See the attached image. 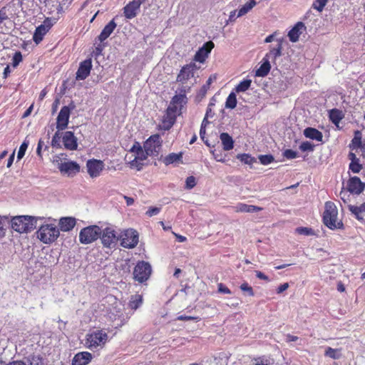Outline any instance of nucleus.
<instances>
[{"label": "nucleus", "instance_id": "nucleus-24", "mask_svg": "<svg viewBox=\"0 0 365 365\" xmlns=\"http://www.w3.org/2000/svg\"><path fill=\"white\" fill-rule=\"evenodd\" d=\"M303 134L307 138L315 140L318 142H322L323 139L322 133L314 128H306L303 131Z\"/></svg>", "mask_w": 365, "mask_h": 365}, {"label": "nucleus", "instance_id": "nucleus-28", "mask_svg": "<svg viewBox=\"0 0 365 365\" xmlns=\"http://www.w3.org/2000/svg\"><path fill=\"white\" fill-rule=\"evenodd\" d=\"M220 139L224 150L229 151L234 148V140L227 133H222L220 135Z\"/></svg>", "mask_w": 365, "mask_h": 365}, {"label": "nucleus", "instance_id": "nucleus-26", "mask_svg": "<svg viewBox=\"0 0 365 365\" xmlns=\"http://www.w3.org/2000/svg\"><path fill=\"white\" fill-rule=\"evenodd\" d=\"M304 24L302 22H297L294 27L288 32V37L292 42H297L302 30L304 29Z\"/></svg>", "mask_w": 365, "mask_h": 365}, {"label": "nucleus", "instance_id": "nucleus-52", "mask_svg": "<svg viewBox=\"0 0 365 365\" xmlns=\"http://www.w3.org/2000/svg\"><path fill=\"white\" fill-rule=\"evenodd\" d=\"M22 61V55L20 51H17L14 53L12 58V66L16 67L19 66L20 62Z\"/></svg>", "mask_w": 365, "mask_h": 365}, {"label": "nucleus", "instance_id": "nucleus-62", "mask_svg": "<svg viewBox=\"0 0 365 365\" xmlns=\"http://www.w3.org/2000/svg\"><path fill=\"white\" fill-rule=\"evenodd\" d=\"M8 16L4 11V8L0 10V24L3 23L4 20L8 19Z\"/></svg>", "mask_w": 365, "mask_h": 365}, {"label": "nucleus", "instance_id": "nucleus-56", "mask_svg": "<svg viewBox=\"0 0 365 365\" xmlns=\"http://www.w3.org/2000/svg\"><path fill=\"white\" fill-rule=\"evenodd\" d=\"M161 208L158 207H150L146 212V215L153 217L157 215L160 212Z\"/></svg>", "mask_w": 365, "mask_h": 365}, {"label": "nucleus", "instance_id": "nucleus-20", "mask_svg": "<svg viewBox=\"0 0 365 365\" xmlns=\"http://www.w3.org/2000/svg\"><path fill=\"white\" fill-rule=\"evenodd\" d=\"M65 148L69 150H76L78 148L77 138L71 131H66L62 137Z\"/></svg>", "mask_w": 365, "mask_h": 365}, {"label": "nucleus", "instance_id": "nucleus-61", "mask_svg": "<svg viewBox=\"0 0 365 365\" xmlns=\"http://www.w3.org/2000/svg\"><path fill=\"white\" fill-rule=\"evenodd\" d=\"M289 287V284L288 283H284V284H280L277 289V294H281L284 291L287 290Z\"/></svg>", "mask_w": 365, "mask_h": 365}, {"label": "nucleus", "instance_id": "nucleus-22", "mask_svg": "<svg viewBox=\"0 0 365 365\" xmlns=\"http://www.w3.org/2000/svg\"><path fill=\"white\" fill-rule=\"evenodd\" d=\"M276 41L277 42V47H270L269 52L267 53L264 56L265 58H267V59L269 60L271 59L274 61L277 57H279L282 55L283 38H277Z\"/></svg>", "mask_w": 365, "mask_h": 365}, {"label": "nucleus", "instance_id": "nucleus-4", "mask_svg": "<svg viewBox=\"0 0 365 365\" xmlns=\"http://www.w3.org/2000/svg\"><path fill=\"white\" fill-rule=\"evenodd\" d=\"M38 239L44 244H51L59 237V229L54 224L42 225L37 231Z\"/></svg>", "mask_w": 365, "mask_h": 365}, {"label": "nucleus", "instance_id": "nucleus-53", "mask_svg": "<svg viewBox=\"0 0 365 365\" xmlns=\"http://www.w3.org/2000/svg\"><path fill=\"white\" fill-rule=\"evenodd\" d=\"M146 153H147L146 150L144 148L141 151L135 153V157L134 160H140V161H143V160H146L148 156H150V154H147Z\"/></svg>", "mask_w": 365, "mask_h": 365}, {"label": "nucleus", "instance_id": "nucleus-8", "mask_svg": "<svg viewBox=\"0 0 365 365\" xmlns=\"http://www.w3.org/2000/svg\"><path fill=\"white\" fill-rule=\"evenodd\" d=\"M162 140L159 134L150 136L144 143L143 148L150 156H158L161 150Z\"/></svg>", "mask_w": 365, "mask_h": 365}, {"label": "nucleus", "instance_id": "nucleus-16", "mask_svg": "<svg viewBox=\"0 0 365 365\" xmlns=\"http://www.w3.org/2000/svg\"><path fill=\"white\" fill-rule=\"evenodd\" d=\"M88 173L91 178H97L103 169V163L100 160L92 159L87 161Z\"/></svg>", "mask_w": 365, "mask_h": 365}, {"label": "nucleus", "instance_id": "nucleus-51", "mask_svg": "<svg viewBox=\"0 0 365 365\" xmlns=\"http://www.w3.org/2000/svg\"><path fill=\"white\" fill-rule=\"evenodd\" d=\"M283 156L289 160L294 159L298 156V154L296 151L292 149H287L283 152Z\"/></svg>", "mask_w": 365, "mask_h": 365}, {"label": "nucleus", "instance_id": "nucleus-3", "mask_svg": "<svg viewBox=\"0 0 365 365\" xmlns=\"http://www.w3.org/2000/svg\"><path fill=\"white\" fill-rule=\"evenodd\" d=\"M108 339V334L103 330H96L86 336L85 346L91 351L103 348Z\"/></svg>", "mask_w": 365, "mask_h": 365}, {"label": "nucleus", "instance_id": "nucleus-32", "mask_svg": "<svg viewBox=\"0 0 365 365\" xmlns=\"http://www.w3.org/2000/svg\"><path fill=\"white\" fill-rule=\"evenodd\" d=\"M182 158V153H170L166 157H165V158L163 159V163L166 165H168L176 163V162L181 161Z\"/></svg>", "mask_w": 365, "mask_h": 365}, {"label": "nucleus", "instance_id": "nucleus-34", "mask_svg": "<svg viewBox=\"0 0 365 365\" xmlns=\"http://www.w3.org/2000/svg\"><path fill=\"white\" fill-rule=\"evenodd\" d=\"M207 118H208V112H206L205 116L203 118L202 122L201 123L200 130V138L204 141V143L207 145H209L207 140H205V133H206L205 128H206V126L210 123V122L207 120Z\"/></svg>", "mask_w": 365, "mask_h": 365}, {"label": "nucleus", "instance_id": "nucleus-50", "mask_svg": "<svg viewBox=\"0 0 365 365\" xmlns=\"http://www.w3.org/2000/svg\"><path fill=\"white\" fill-rule=\"evenodd\" d=\"M196 185V179L194 176H189L185 180V188L187 190L192 189Z\"/></svg>", "mask_w": 365, "mask_h": 365}, {"label": "nucleus", "instance_id": "nucleus-11", "mask_svg": "<svg viewBox=\"0 0 365 365\" xmlns=\"http://www.w3.org/2000/svg\"><path fill=\"white\" fill-rule=\"evenodd\" d=\"M54 23H56V21H53L51 18H46L43 24L36 28L33 35V40L36 44H38L43 40L44 36L50 30Z\"/></svg>", "mask_w": 365, "mask_h": 365}, {"label": "nucleus", "instance_id": "nucleus-2", "mask_svg": "<svg viewBox=\"0 0 365 365\" xmlns=\"http://www.w3.org/2000/svg\"><path fill=\"white\" fill-rule=\"evenodd\" d=\"M338 210L334 202L328 201L325 203V210L323 213V222L330 230L343 228L341 221L337 220Z\"/></svg>", "mask_w": 365, "mask_h": 365}, {"label": "nucleus", "instance_id": "nucleus-44", "mask_svg": "<svg viewBox=\"0 0 365 365\" xmlns=\"http://www.w3.org/2000/svg\"><path fill=\"white\" fill-rule=\"evenodd\" d=\"M296 232L299 235H305V236L313 235L314 234V231L312 228L304 227H297L296 229Z\"/></svg>", "mask_w": 365, "mask_h": 365}, {"label": "nucleus", "instance_id": "nucleus-47", "mask_svg": "<svg viewBox=\"0 0 365 365\" xmlns=\"http://www.w3.org/2000/svg\"><path fill=\"white\" fill-rule=\"evenodd\" d=\"M212 82V77H210L207 79L206 83L204 84L201 87V88L200 89V91H199V96H205V94L207 93V91L210 88V86Z\"/></svg>", "mask_w": 365, "mask_h": 365}, {"label": "nucleus", "instance_id": "nucleus-36", "mask_svg": "<svg viewBox=\"0 0 365 365\" xmlns=\"http://www.w3.org/2000/svg\"><path fill=\"white\" fill-rule=\"evenodd\" d=\"M237 103L236 94L234 92H231L226 99L225 107L234 109L237 106Z\"/></svg>", "mask_w": 365, "mask_h": 365}, {"label": "nucleus", "instance_id": "nucleus-63", "mask_svg": "<svg viewBox=\"0 0 365 365\" xmlns=\"http://www.w3.org/2000/svg\"><path fill=\"white\" fill-rule=\"evenodd\" d=\"M190 89V87L188 86H184V84H182L180 88H178L179 90V93H182V94H184L185 95L187 92H188Z\"/></svg>", "mask_w": 365, "mask_h": 365}, {"label": "nucleus", "instance_id": "nucleus-7", "mask_svg": "<svg viewBox=\"0 0 365 365\" xmlns=\"http://www.w3.org/2000/svg\"><path fill=\"white\" fill-rule=\"evenodd\" d=\"M120 245L125 248H134L138 243V233L133 229L123 230L119 235Z\"/></svg>", "mask_w": 365, "mask_h": 365}, {"label": "nucleus", "instance_id": "nucleus-29", "mask_svg": "<svg viewBox=\"0 0 365 365\" xmlns=\"http://www.w3.org/2000/svg\"><path fill=\"white\" fill-rule=\"evenodd\" d=\"M271 69V65L269 60L267 58L264 57L262 59V63L255 72V76L258 77L266 76Z\"/></svg>", "mask_w": 365, "mask_h": 365}, {"label": "nucleus", "instance_id": "nucleus-12", "mask_svg": "<svg viewBox=\"0 0 365 365\" xmlns=\"http://www.w3.org/2000/svg\"><path fill=\"white\" fill-rule=\"evenodd\" d=\"M197 67L195 63H190L184 66L177 76V81L185 84L187 81L194 76Z\"/></svg>", "mask_w": 365, "mask_h": 365}, {"label": "nucleus", "instance_id": "nucleus-25", "mask_svg": "<svg viewBox=\"0 0 365 365\" xmlns=\"http://www.w3.org/2000/svg\"><path fill=\"white\" fill-rule=\"evenodd\" d=\"M116 26L117 25H116L114 19L111 20L103 29L102 31L101 32L100 35L98 36V40L101 42H103L105 40H106L110 36V35L113 32V31L116 28Z\"/></svg>", "mask_w": 365, "mask_h": 365}, {"label": "nucleus", "instance_id": "nucleus-64", "mask_svg": "<svg viewBox=\"0 0 365 365\" xmlns=\"http://www.w3.org/2000/svg\"><path fill=\"white\" fill-rule=\"evenodd\" d=\"M6 365H28L26 363V361H14L12 362H10Z\"/></svg>", "mask_w": 365, "mask_h": 365}, {"label": "nucleus", "instance_id": "nucleus-35", "mask_svg": "<svg viewBox=\"0 0 365 365\" xmlns=\"http://www.w3.org/2000/svg\"><path fill=\"white\" fill-rule=\"evenodd\" d=\"M251 83L250 79H244L235 87V91L237 93L245 92L250 88Z\"/></svg>", "mask_w": 365, "mask_h": 365}, {"label": "nucleus", "instance_id": "nucleus-57", "mask_svg": "<svg viewBox=\"0 0 365 365\" xmlns=\"http://www.w3.org/2000/svg\"><path fill=\"white\" fill-rule=\"evenodd\" d=\"M217 291L221 294H230L232 293L231 290L222 283L217 284Z\"/></svg>", "mask_w": 365, "mask_h": 365}, {"label": "nucleus", "instance_id": "nucleus-19", "mask_svg": "<svg viewBox=\"0 0 365 365\" xmlns=\"http://www.w3.org/2000/svg\"><path fill=\"white\" fill-rule=\"evenodd\" d=\"M58 169L61 173L70 176L78 173L80 166L74 161H68L60 163L58 165Z\"/></svg>", "mask_w": 365, "mask_h": 365}, {"label": "nucleus", "instance_id": "nucleus-40", "mask_svg": "<svg viewBox=\"0 0 365 365\" xmlns=\"http://www.w3.org/2000/svg\"><path fill=\"white\" fill-rule=\"evenodd\" d=\"M258 158L260 163L264 165H269L274 160L273 155L271 154L260 155H259Z\"/></svg>", "mask_w": 365, "mask_h": 365}, {"label": "nucleus", "instance_id": "nucleus-21", "mask_svg": "<svg viewBox=\"0 0 365 365\" xmlns=\"http://www.w3.org/2000/svg\"><path fill=\"white\" fill-rule=\"evenodd\" d=\"M92 358V354L88 351L79 352L74 356L72 365H87L91 362Z\"/></svg>", "mask_w": 365, "mask_h": 365}, {"label": "nucleus", "instance_id": "nucleus-59", "mask_svg": "<svg viewBox=\"0 0 365 365\" xmlns=\"http://www.w3.org/2000/svg\"><path fill=\"white\" fill-rule=\"evenodd\" d=\"M178 320L180 321H190V320H198L199 318L197 317H191L187 315H180L177 318Z\"/></svg>", "mask_w": 365, "mask_h": 365}, {"label": "nucleus", "instance_id": "nucleus-39", "mask_svg": "<svg viewBox=\"0 0 365 365\" xmlns=\"http://www.w3.org/2000/svg\"><path fill=\"white\" fill-rule=\"evenodd\" d=\"M9 223V217L6 215H0V238L6 235V224Z\"/></svg>", "mask_w": 365, "mask_h": 365}, {"label": "nucleus", "instance_id": "nucleus-41", "mask_svg": "<svg viewBox=\"0 0 365 365\" xmlns=\"http://www.w3.org/2000/svg\"><path fill=\"white\" fill-rule=\"evenodd\" d=\"M325 356L330 357L334 359H337L340 357V354L337 349H332L331 347L327 348L325 351Z\"/></svg>", "mask_w": 365, "mask_h": 365}, {"label": "nucleus", "instance_id": "nucleus-17", "mask_svg": "<svg viewBox=\"0 0 365 365\" xmlns=\"http://www.w3.org/2000/svg\"><path fill=\"white\" fill-rule=\"evenodd\" d=\"M213 47L214 43L212 41H207L196 52L194 60L200 63H203L210 53Z\"/></svg>", "mask_w": 365, "mask_h": 365}, {"label": "nucleus", "instance_id": "nucleus-43", "mask_svg": "<svg viewBox=\"0 0 365 365\" xmlns=\"http://www.w3.org/2000/svg\"><path fill=\"white\" fill-rule=\"evenodd\" d=\"M328 0H316L312 4V7L318 11H322L326 6Z\"/></svg>", "mask_w": 365, "mask_h": 365}, {"label": "nucleus", "instance_id": "nucleus-13", "mask_svg": "<svg viewBox=\"0 0 365 365\" xmlns=\"http://www.w3.org/2000/svg\"><path fill=\"white\" fill-rule=\"evenodd\" d=\"M347 191L354 195H360L365 189V183L357 176L351 177L347 181Z\"/></svg>", "mask_w": 365, "mask_h": 365}, {"label": "nucleus", "instance_id": "nucleus-9", "mask_svg": "<svg viewBox=\"0 0 365 365\" xmlns=\"http://www.w3.org/2000/svg\"><path fill=\"white\" fill-rule=\"evenodd\" d=\"M99 238H101V243L103 247L108 248L114 247L118 240H120L116 232L110 227H107L105 229L101 230V234Z\"/></svg>", "mask_w": 365, "mask_h": 365}, {"label": "nucleus", "instance_id": "nucleus-5", "mask_svg": "<svg viewBox=\"0 0 365 365\" xmlns=\"http://www.w3.org/2000/svg\"><path fill=\"white\" fill-rule=\"evenodd\" d=\"M101 234V228L97 225H90L83 228L79 232V241L83 245H88L98 240Z\"/></svg>", "mask_w": 365, "mask_h": 365}, {"label": "nucleus", "instance_id": "nucleus-15", "mask_svg": "<svg viewBox=\"0 0 365 365\" xmlns=\"http://www.w3.org/2000/svg\"><path fill=\"white\" fill-rule=\"evenodd\" d=\"M145 0H133L129 2L123 9L124 16L126 19H131L136 16L140 5Z\"/></svg>", "mask_w": 365, "mask_h": 365}, {"label": "nucleus", "instance_id": "nucleus-6", "mask_svg": "<svg viewBox=\"0 0 365 365\" xmlns=\"http://www.w3.org/2000/svg\"><path fill=\"white\" fill-rule=\"evenodd\" d=\"M152 272L150 264L145 261H139L133 270V278L135 281L143 283L147 281Z\"/></svg>", "mask_w": 365, "mask_h": 365}, {"label": "nucleus", "instance_id": "nucleus-38", "mask_svg": "<svg viewBox=\"0 0 365 365\" xmlns=\"http://www.w3.org/2000/svg\"><path fill=\"white\" fill-rule=\"evenodd\" d=\"M349 210L353 213L359 220H364V214L361 206L350 205Z\"/></svg>", "mask_w": 365, "mask_h": 365}, {"label": "nucleus", "instance_id": "nucleus-30", "mask_svg": "<svg viewBox=\"0 0 365 365\" xmlns=\"http://www.w3.org/2000/svg\"><path fill=\"white\" fill-rule=\"evenodd\" d=\"M261 210L259 207L245 203H238L235 206V211L240 212H257Z\"/></svg>", "mask_w": 365, "mask_h": 365}, {"label": "nucleus", "instance_id": "nucleus-48", "mask_svg": "<svg viewBox=\"0 0 365 365\" xmlns=\"http://www.w3.org/2000/svg\"><path fill=\"white\" fill-rule=\"evenodd\" d=\"M314 148V145L309 141L302 142L299 145V149L302 152L313 151Z\"/></svg>", "mask_w": 365, "mask_h": 365}, {"label": "nucleus", "instance_id": "nucleus-27", "mask_svg": "<svg viewBox=\"0 0 365 365\" xmlns=\"http://www.w3.org/2000/svg\"><path fill=\"white\" fill-rule=\"evenodd\" d=\"M344 114L342 110L333 108L329 111V118L333 124L339 126L340 121L344 118Z\"/></svg>", "mask_w": 365, "mask_h": 365}, {"label": "nucleus", "instance_id": "nucleus-31", "mask_svg": "<svg viewBox=\"0 0 365 365\" xmlns=\"http://www.w3.org/2000/svg\"><path fill=\"white\" fill-rule=\"evenodd\" d=\"M256 4L255 0H250L249 2H247L238 10L237 17H241L247 14Z\"/></svg>", "mask_w": 365, "mask_h": 365}, {"label": "nucleus", "instance_id": "nucleus-45", "mask_svg": "<svg viewBox=\"0 0 365 365\" xmlns=\"http://www.w3.org/2000/svg\"><path fill=\"white\" fill-rule=\"evenodd\" d=\"M240 288L242 292H244L248 296L252 297L255 294L252 287L251 286H250L248 284V283H247V282L242 283L240 285Z\"/></svg>", "mask_w": 365, "mask_h": 365}, {"label": "nucleus", "instance_id": "nucleus-1", "mask_svg": "<svg viewBox=\"0 0 365 365\" xmlns=\"http://www.w3.org/2000/svg\"><path fill=\"white\" fill-rule=\"evenodd\" d=\"M41 217H35L29 215H21L13 217L11 220V228L19 233H27L36 227L37 220Z\"/></svg>", "mask_w": 365, "mask_h": 365}, {"label": "nucleus", "instance_id": "nucleus-49", "mask_svg": "<svg viewBox=\"0 0 365 365\" xmlns=\"http://www.w3.org/2000/svg\"><path fill=\"white\" fill-rule=\"evenodd\" d=\"M61 138V136L60 135L59 130H58V131L56 132V133L54 134V135L53 136L52 140H51V145L53 148H61V143H60Z\"/></svg>", "mask_w": 365, "mask_h": 365}, {"label": "nucleus", "instance_id": "nucleus-58", "mask_svg": "<svg viewBox=\"0 0 365 365\" xmlns=\"http://www.w3.org/2000/svg\"><path fill=\"white\" fill-rule=\"evenodd\" d=\"M144 148L141 146V145L138 142H135L133 146L131 147L130 152L133 153H137L142 150H143Z\"/></svg>", "mask_w": 365, "mask_h": 365}, {"label": "nucleus", "instance_id": "nucleus-60", "mask_svg": "<svg viewBox=\"0 0 365 365\" xmlns=\"http://www.w3.org/2000/svg\"><path fill=\"white\" fill-rule=\"evenodd\" d=\"M141 161L140 160H133L130 164V167L132 168H136L138 169V170H141L142 168V166H143V163H140Z\"/></svg>", "mask_w": 365, "mask_h": 365}, {"label": "nucleus", "instance_id": "nucleus-18", "mask_svg": "<svg viewBox=\"0 0 365 365\" xmlns=\"http://www.w3.org/2000/svg\"><path fill=\"white\" fill-rule=\"evenodd\" d=\"M186 103V95L178 93L174 96L172 98L170 106L168 108L169 115L175 113L178 110H180L183 104Z\"/></svg>", "mask_w": 365, "mask_h": 365}, {"label": "nucleus", "instance_id": "nucleus-10", "mask_svg": "<svg viewBox=\"0 0 365 365\" xmlns=\"http://www.w3.org/2000/svg\"><path fill=\"white\" fill-rule=\"evenodd\" d=\"M74 108L75 106L73 103L61 108L56 118V128L58 130H63L67 128L71 111L74 109Z\"/></svg>", "mask_w": 365, "mask_h": 365}, {"label": "nucleus", "instance_id": "nucleus-14", "mask_svg": "<svg viewBox=\"0 0 365 365\" xmlns=\"http://www.w3.org/2000/svg\"><path fill=\"white\" fill-rule=\"evenodd\" d=\"M92 69V60L87 58L80 63L78 69L76 72V78L78 81L85 80L91 73Z\"/></svg>", "mask_w": 365, "mask_h": 365}, {"label": "nucleus", "instance_id": "nucleus-33", "mask_svg": "<svg viewBox=\"0 0 365 365\" xmlns=\"http://www.w3.org/2000/svg\"><path fill=\"white\" fill-rule=\"evenodd\" d=\"M143 303V297L140 294L133 295L129 302L128 306L133 310H136Z\"/></svg>", "mask_w": 365, "mask_h": 365}, {"label": "nucleus", "instance_id": "nucleus-42", "mask_svg": "<svg viewBox=\"0 0 365 365\" xmlns=\"http://www.w3.org/2000/svg\"><path fill=\"white\" fill-rule=\"evenodd\" d=\"M29 146V142L24 140L19 147L18 153H17V159L21 160L25 155L26 149Z\"/></svg>", "mask_w": 365, "mask_h": 365}, {"label": "nucleus", "instance_id": "nucleus-55", "mask_svg": "<svg viewBox=\"0 0 365 365\" xmlns=\"http://www.w3.org/2000/svg\"><path fill=\"white\" fill-rule=\"evenodd\" d=\"M28 365H43L41 359L38 356H32L31 359H26Z\"/></svg>", "mask_w": 365, "mask_h": 365}, {"label": "nucleus", "instance_id": "nucleus-46", "mask_svg": "<svg viewBox=\"0 0 365 365\" xmlns=\"http://www.w3.org/2000/svg\"><path fill=\"white\" fill-rule=\"evenodd\" d=\"M349 168L352 173H359L362 169V165L360 164L359 161L354 163L350 162Z\"/></svg>", "mask_w": 365, "mask_h": 365}, {"label": "nucleus", "instance_id": "nucleus-23", "mask_svg": "<svg viewBox=\"0 0 365 365\" xmlns=\"http://www.w3.org/2000/svg\"><path fill=\"white\" fill-rule=\"evenodd\" d=\"M76 221L74 217H63L59 220V227L63 232L71 231L76 225Z\"/></svg>", "mask_w": 365, "mask_h": 365}, {"label": "nucleus", "instance_id": "nucleus-37", "mask_svg": "<svg viewBox=\"0 0 365 365\" xmlns=\"http://www.w3.org/2000/svg\"><path fill=\"white\" fill-rule=\"evenodd\" d=\"M237 159L247 165H252L254 163L256 162L255 158L252 157L250 155L247 153L238 154L237 155Z\"/></svg>", "mask_w": 365, "mask_h": 365}, {"label": "nucleus", "instance_id": "nucleus-54", "mask_svg": "<svg viewBox=\"0 0 365 365\" xmlns=\"http://www.w3.org/2000/svg\"><path fill=\"white\" fill-rule=\"evenodd\" d=\"M362 145L361 144V136H357L356 135L354 136V138L351 140V148L352 149L359 148H361Z\"/></svg>", "mask_w": 365, "mask_h": 365}]
</instances>
